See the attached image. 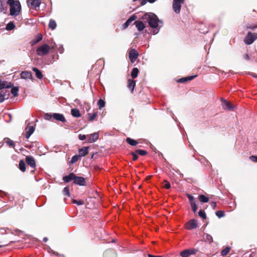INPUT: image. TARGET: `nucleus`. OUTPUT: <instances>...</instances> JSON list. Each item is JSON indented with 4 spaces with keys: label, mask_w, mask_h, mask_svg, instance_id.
I'll return each mask as SVG.
<instances>
[{
    "label": "nucleus",
    "mask_w": 257,
    "mask_h": 257,
    "mask_svg": "<svg viewBox=\"0 0 257 257\" xmlns=\"http://www.w3.org/2000/svg\"><path fill=\"white\" fill-rule=\"evenodd\" d=\"M140 19L144 22L148 23L149 26L154 29V35L157 34L163 26L162 20H159L157 16L152 13H146L140 18Z\"/></svg>",
    "instance_id": "obj_1"
},
{
    "label": "nucleus",
    "mask_w": 257,
    "mask_h": 257,
    "mask_svg": "<svg viewBox=\"0 0 257 257\" xmlns=\"http://www.w3.org/2000/svg\"><path fill=\"white\" fill-rule=\"evenodd\" d=\"M10 6V15L12 16H18L21 11V6L18 1H14L8 4Z\"/></svg>",
    "instance_id": "obj_2"
},
{
    "label": "nucleus",
    "mask_w": 257,
    "mask_h": 257,
    "mask_svg": "<svg viewBox=\"0 0 257 257\" xmlns=\"http://www.w3.org/2000/svg\"><path fill=\"white\" fill-rule=\"evenodd\" d=\"M50 47L47 44H43L40 46L37 49V54L40 56L47 54L50 51Z\"/></svg>",
    "instance_id": "obj_3"
},
{
    "label": "nucleus",
    "mask_w": 257,
    "mask_h": 257,
    "mask_svg": "<svg viewBox=\"0 0 257 257\" xmlns=\"http://www.w3.org/2000/svg\"><path fill=\"white\" fill-rule=\"evenodd\" d=\"M257 39V33L248 32L244 39V42L247 45L251 44Z\"/></svg>",
    "instance_id": "obj_4"
},
{
    "label": "nucleus",
    "mask_w": 257,
    "mask_h": 257,
    "mask_svg": "<svg viewBox=\"0 0 257 257\" xmlns=\"http://www.w3.org/2000/svg\"><path fill=\"white\" fill-rule=\"evenodd\" d=\"M184 1L185 0H173L172 7L176 14L180 13L182 4L184 3Z\"/></svg>",
    "instance_id": "obj_5"
},
{
    "label": "nucleus",
    "mask_w": 257,
    "mask_h": 257,
    "mask_svg": "<svg viewBox=\"0 0 257 257\" xmlns=\"http://www.w3.org/2000/svg\"><path fill=\"white\" fill-rule=\"evenodd\" d=\"M198 250L195 248H190L182 250L180 254L182 257H189L192 254H196Z\"/></svg>",
    "instance_id": "obj_6"
},
{
    "label": "nucleus",
    "mask_w": 257,
    "mask_h": 257,
    "mask_svg": "<svg viewBox=\"0 0 257 257\" xmlns=\"http://www.w3.org/2000/svg\"><path fill=\"white\" fill-rule=\"evenodd\" d=\"M198 227L197 221L194 219H191L185 224V228L188 230H192Z\"/></svg>",
    "instance_id": "obj_7"
},
{
    "label": "nucleus",
    "mask_w": 257,
    "mask_h": 257,
    "mask_svg": "<svg viewBox=\"0 0 257 257\" xmlns=\"http://www.w3.org/2000/svg\"><path fill=\"white\" fill-rule=\"evenodd\" d=\"M25 160L26 162L29 166H30L33 169H35L36 164L35 160L33 157L31 156H26Z\"/></svg>",
    "instance_id": "obj_8"
},
{
    "label": "nucleus",
    "mask_w": 257,
    "mask_h": 257,
    "mask_svg": "<svg viewBox=\"0 0 257 257\" xmlns=\"http://www.w3.org/2000/svg\"><path fill=\"white\" fill-rule=\"evenodd\" d=\"M74 183L80 186H85L86 185V180L84 177H78L76 175Z\"/></svg>",
    "instance_id": "obj_9"
},
{
    "label": "nucleus",
    "mask_w": 257,
    "mask_h": 257,
    "mask_svg": "<svg viewBox=\"0 0 257 257\" xmlns=\"http://www.w3.org/2000/svg\"><path fill=\"white\" fill-rule=\"evenodd\" d=\"M27 2L29 5H30L35 10H37V8H39L41 5V1L40 0H27Z\"/></svg>",
    "instance_id": "obj_10"
},
{
    "label": "nucleus",
    "mask_w": 257,
    "mask_h": 257,
    "mask_svg": "<svg viewBox=\"0 0 257 257\" xmlns=\"http://www.w3.org/2000/svg\"><path fill=\"white\" fill-rule=\"evenodd\" d=\"M99 138V134L98 133H94L89 136H87V142L89 143H92L96 142Z\"/></svg>",
    "instance_id": "obj_11"
},
{
    "label": "nucleus",
    "mask_w": 257,
    "mask_h": 257,
    "mask_svg": "<svg viewBox=\"0 0 257 257\" xmlns=\"http://www.w3.org/2000/svg\"><path fill=\"white\" fill-rule=\"evenodd\" d=\"M138 52L135 49H132L129 52V58L132 63H134L138 56Z\"/></svg>",
    "instance_id": "obj_12"
},
{
    "label": "nucleus",
    "mask_w": 257,
    "mask_h": 257,
    "mask_svg": "<svg viewBox=\"0 0 257 257\" xmlns=\"http://www.w3.org/2000/svg\"><path fill=\"white\" fill-rule=\"evenodd\" d=\"M53 118L56 120L63 122H65L66 121L64 115L59 113H53Z\"/></svg>",
    "instance_id": "obj_13"
},
{
    "label": "nucleus",
    "mask_w": 257,
    "mask_h": 257,
    "mask_svg": "<svg viewBox=\"0 0 257 257\" xmlns=\"http://www.w3.org/2000/svg\"><path fill=\"white\" fill-rule=\"evenodd\" d=\"M14 86L13 83L0 80V90L3 88H10Z\"/></svg>",
    "instance_id": "obj_14"
},
{
    "label": "nucleus",
    "mask_w": 257,
    "mask_h": 257,
    "mask_svg": "<svg viewBox=\"0 0 257 257\" xmlns=\"http://www.w3.org/2000/svg\"><path fill=\"white\" fill-rule=\"evenodd\" d=\"M76 175L73 173H70L68 175L65 176L63 177L62 180L65 183H68L71 181H74Z\"/></svg>",
    "instance_id": "obj_15"
},
{
    "label": "nucleus",
    "mask_w": 257,
    "mask_h": 257,
    "mask_svg": "<svg viewBox=\"0 0 257 257\" xmlns=\"http://www.w3.org/2000/svg\"><path fill=\"white\" fill-rule=\"evenodd\" d=\"M197 76V75H192V76H189L181 78L179 79H178L177 81L179 83H185L187 81H189L190 80H193L195 78H196Z\"/></svg>",
    "instance_id": "obj_16"
},
{
    "label": "nucleus",
    "mask_w": 257,
    "mask_h": 257,
    "mask_svg": "<svg viewBox=\"0 0 257 257\" xmlns=\"http://www.w3.org/2000/svg\"><path fill=\"white\" fill-rule=\"evenodd\" d=\"M137 19V17L135 15H132L123 25V28L126 29L133 21H135Z\"/></svg>",
    "instance_id": "obj_17"
},
{
    "label": "nucleus",
    "mask_w": 257,
    "mask_h": 257,
    "mask_svg": "<svg viewBox=\"0 0 257 257\" xmlns=\"http://www.w3.org/2000/svg\"><path fill=\"white\" fill-rule=\"evenodd\" d=\"M136 86V81L134 79H129L127 80V87L131 90V92L133 93Z\"/></svg>",
    "instance_id": "obj_18"
},
{
    "label": "nucleus",
    "mask_w": 257,
    "mask_h": 257,
    "mask_svg": "<svg viewBox=\"0 0 257 257\" xmlns=\"http://www.w3.org/2000/svg\"><path fill=\"white\" fill-rule=\"evenodd\" d=\"M136 28L139 31H142L145 28L144 24L140 21H136L134 23Z\"/></svg>",
    "instance_id": "obj_19"
},
{
    "label": "nucleus",
    "mask_w": 257,
    "mask_h": 257,
    "mask_svg": "<svg viewBox=\"0 0 257 257\" xmlns=\"http://www.w3.org/2000/svg\"><path fill=\"white\" fill-rule=\"evenodd\" d=\"M21 77L22 78H23L25 79H32V73L31 72H29V71H23L21 73Z\"/></svg>",
    "instance_id": "obj_20"
},
{
    "label": "nucleus",
    "mask_w": 257,
    "mask_h": 257,
    "mask_svg": "<svg viewBox=\"0 0 257 257\" xmlns=\"http://www.w3.org/2000/svg\"><path fill=\"white\" fill-rule=\"evenodd\" d=\"M88 149L89 147H85L79 149L78 152L79 153V156H80V157L86 156L88 153Z\"/></svg>",
    "instance_id": "obj_21"
},
{
    "label": "nucleus",
    "mask_w": 257,
    "mask_h": 257,
    "mask_svg": "<svg viewBox=\"0 0 257 257\" xmlns=\"http://www.w3.org/2000/svg\"><path fill=\"white\" fill-rule=\"evenodd\" d=\"M222 106L224 109H228V110H232L233 109V106L231 105V104L226 101L225 99L222 100Z\"/></svg>",
    "instance_id": "obj_22"
},
{
    "label": "nucleus",
    "mask_w": 257,
    "mask_h": 257,
    "mask_svg": "<svg viewBox=\"0 0 257 257\" xmlns=\"http://www.w3.org/2000/svg\"><path fill=\"white\" fill-rule=\"evenodd\" d=\"M71 114L75 117H79L81 115L79 110L77 108H72L71 110Z\"/></svg>",
    "instance_id": "obj_23"
},
{
    "label": "nucleus",
    "mask_w": 257,
    "mask_h": 257,
    "mask_svg": "<svg viewBox=\"0 0 257 257\" xmlns=\"http://www.w3.org/2000/svg\"><path fill=\"white\" fill-rule=\"evenodd\" d=\"M103 257H116V254L114 252L109 249L105 251Z\"/></svg>",
    "instance_id": "obj_24"
},
{
    "label": "nucleus",
    "mask_w": 257,
    "mask_h": 257,
    "mask_svg": "<svg viewBox=\"0 0 257 257\" xmlns=\"http://www.w3.org/2000/svg\"><path fill=\"white\" fill-rule=\"evenodd\" d=\"M19 169L24 172L26 170V166L25 161L23 160H21L19 164Z\"/></svg>",
    "instance_id": "obj_25"
},
{
    "label": "nucleus",
    "mask_w": 257,
    "mask_h": 257,
    "mask_svg": "<svg viewBox=\"0 0 257 257\" xmlns=\"http://www.w3.org/2000/svg\"><path fill=\"white\" fill-rule=\"evenodd\" d=\"M42 38H43L42 35L41 34H39L37 36V37L31 41L32 45H35L36 44L38 43L39 42H40L41 40H42Z\"/></svg>",
    "instance_id": "obj_26"
},
{
    "label": "nucleus",
    "mask_w": 257,
    "mask_h": 257,
    "mask_svg": "<svg viewBox=\"0 0 257 257\" xmlns=\"http://www.w3.org/2000/svg\"><path fill=\"white\" fill-rule=\"evenodd\" d=\"M32 70L35 72L36 76L40 79H42L43 75L40 70L36 67H33Z\"/></svg>",
    "instance_id": "obj_27"
},
{
    "label": "nucleus",
    "mask_w": 257,
    "mask_h": 257,
    "mask_svg": "<svg viewBox=\"0 0 257 257\" xmlns=\"http://www.w3.org/2000/svg\"><path fill=\"white\" fill-rule=\"evenodd\" d=\"M125 141L126 143L132 146H136L139 143L137 141L130 138H127Z\"/></svg>",
    "instance_id": "obj_28"
},
{
    "label": "nucleus",
    "mask_w": 257,
    "mask_h": 257,
    "mask_svg": "<svg viewBox=\"0 0 257 257\" xmlns=\"http://www.w3.org/2000/svg\"><path fill=\"white\" fill-rule=\"evenodd\" d=\"M4 140L5 141V143L9 147L15 148V144L12 140H11L10 139L8 138H5Z\"/></svg>",
    "instance_id": "obj_29"
},
{
    "label": "nucleus",
    "mask_w": 257,
    "mask_h": 257,
    "mask_svg": "<svg viewBox=\"0 0 257 257\" xmlns=\"http://www.w3.org/2000/svg\"><path fill=\"white\" fill-rule=\"evenodd\" d=\"M35 131V128L33 126H31L29 127L28 131L26 132L25 135V137L27 139H29L31 135L34 133Z\"/></svg>",
    "instance_id": "obj_30"
},
{
    "label": "nucleus",
    "mask_w": 257,
    "mask_h": 257,
    "mask_svg": "<svg viewBox=\"0 0 257 257\" xmlns=\"http://www.w3.org/2000/svg\"><path fill=\"white\" fill-rule=\"evenodd\" d=\"M198 199L201 203H206L209 201V198L204 195H199Z\"/></svg>",
    "instance_id": "obj_31"
},
{
    "label": "nucleus",
    "mask_w": 257,
    "mask_h": 257,
    "mask_svg": "<svg viewBox=\"0 0 257 257\" xmlns=\"http://www.w3.org/2000/svg\"><path fill=\"white\" fill-rule=\"evenodd\" d=\"M97 116V111L94 112L93 113H88V119L90 121H92Z\"/></svg>",
    "instance_id": "obj_32"
},
{
    "label": "nucleus",
    "mask_w": 257,
    "mask_h": 257,
    "mask_svg": "<svg viewBox=\"0 0 257 257\" xmlns=\"http://www.w3.org/2000/svg\"><path fill=\"white\" fill-rule=\"evenodd\" d=\"M139 69L137 68H134L132 71L131 76L133 79H135L137 77L139 73Z\"/></svg>",
    "instance_id": "obj_33"
},
{
    "label": "nucleus",
    "mask_w": 257,
    "mask_h": 257,
    "mask_svg": "<svg viewBox=\"0 0 257 257\" xmlns=\"http://www.w3.org/2000/svg\"><path fill=\"white\" fill-rule=\"evenodd\" d=\"M11 93L15 96L16 97L18 95L19 92V87H11Z\"/></svg>",
    "instance_id": "obj_34"
},
{
    "label": "nucleus",
    "mask_w": 257,
    "mask_h": 257,
    "mask_svg": "<svg viewBox=\"0 0 257 257\" xmlns=\"http://www.w3.org/2000/svg\"><path fill=\"white\" fill-rule=\"evenodd\" d=\"M56 26H57V24H56V22L54 20L51 19L50 20L49 23V28H50L52 30H54L56 28Z\"/></svg>",
    "instance_id": "obj_35"
},
{
    "label": "nucleus",
    "mask_w": 257,
    "mask_h": 257,
    "mask_svg": "<svg viewBox=\"0 0 257 257\" xmlns=\"http://www.w3.org/2000/svg\"><path fill=\"white\" fill-rule=\"evenodd\" d=\"M7 91H0V103H2L5 100V96H6Z\"/></svg>",
    "instance_id": "obj_36"
},
{
    "label": "nucleus",
    "mask_w": 257,
    "mask_h": 257,
    "mask_svg": "<svg viewBox=\"0 0 257 257\" xmlns=\"http://www.w3.org/2000/svg\"><path fill=\"white\" fill-rule=\"evenodd\" d=\"M97 105L99 107V109H101L102 108H103L105 106V102L104 100L102 99H99V100L97 102Z\"/></svg>",
    "instance_id": "obj_37"
},
{
    "label": "nucleus",
    "mask_w": 257,
    "mask_h": 257,
    "mask_svg": "<svg viewBox=\"0 0 257 257\" xmlns=\"http://www.w3.org/2000/svg\"><path fill=\"white\" fill-rule=\"evenodd\" d=\"M15 28V24H14L13 22H11L7 25L6 29L8 31H11L13 30Z\"/></svg>",
    "instance_id": "obj_38"
},
{
    "label": "nucleus",
    "mask_w": 257,
    "mask_h": 257,
    "mask_svg": "<svg viewBox=\"0 0 257 257\" xmlns=\"http://www.w3.org/2000/svg\"><path fill=\"white\" fill-rule=\"evenodd\" d=\"M136 152L137 153L138 155H139L140 156H146L147 155L148 153L147 151L144 150H136Z\"/></svg>",
    "instance_id": "obj_39"
},
{
    "label": "nucleus",
    "mask_w": 257,
    "mask_h": 257,
    "mask_svg": "<svg viewBox=\"0 0 257 257\" xmlns=\"http://www.w3.org/2000/svg\"><path fill=\"white\" fill-rule=\"evenodd\" d=\"M186 195L189 200L190 205L196 203V202L194 200V198L192 195L189 194H187Z\"/></svg>",
    "instance_id": "obj_40"
},
{
    "label": "nucleus",
    "mask_w": 257,
    "mask_h": 257,
    "mask_svg": "<svg viewBox=\"0 0 257 257\" xmlns=\"http://www.w3.org/2000/svg\"><path fill=\"white\" fill-rule=\"evenodd\" d=\"M230 247L227 246L221 251V255L223 256L226 255L230 251Z\"/></svg>",
    "instance_id": "obj_41"
},
{
    "label": "nucleus",
    "mask_w": 257,
    "mask_h": 257,
    "mask_svg": "<svg viewBox=\"0 0 257 257\" xmlns=\"http://www.w3.org/2000/svg\"><path fill=\"white\" fill-rule=\"evenodd\" d=\"M80 156L79 155H75L73 157H72L71 160V163L74 164L77 162L78 160L80 159Z\"/></svg>",
    "instance_id": "obj_42"
},
{
    "label": "nucleus",
    "mask_w": 257,
    "mask_h": 257,
    "mask_svg": "<svg viewBox=\"0 0 257 257\" xmlns=\"http://www.w3.org/2000/svg\"><path fill=\"white\" fill-rule=\"evenodd\" d=\"M215 214L219 218L224 217L225 215L224 212L221 210L217 211L215 212Z\"/></svg>",
    "instance_id": "obj_43"
},
{
    "label": "nucleus",
    "mask_w": 257,
    "mask_h": 257,
    "mask_svg": "<svg viewBox=\"0 0 257 257\" xmlns=\"http://www.w3.org/2000/svg\"><path fill=\"white\" fill-rule=\"evenodd\" d=\"M63 192L64 195L67 196L68 197L70 196L69 187H65L63 189Z\"/></svg>",
    "instance_id": "obj_44"
},
{
    "label": "nucleus",
    "mask_w": 257,
    "mask_h": 257,
    "mask_svg": "<svg viewBox=\"0 0 257 257\" xmlns=\"http://www.w3.org/2000/svg\"><path fill=\"white\" fill-rule=\"evenodd\" d=\"M198 215L200 217L202 218L203 219L206 218V213H205V211L203 210H200L198 212Z\"/></svg>",
    "instance_id": "obj_45"
},
{
    "label": "nucleus",
    "mask_w": 257,
    "mask_h": 257,
    "mask_svg": "<svg viewBox=\"0 0 257 257\" xmlns=\"http://www.w3.org/2000/svg\"><path fill=\"white\" fill-rule=\"evenodd\" d=\"M44 117L46 120H50L53 118V114L46 113L45 114Z\"/></svg>",
    "instance_id": "obj_46"
},
{
    "label": "nucleus",
    "mask_w": 257,
    "mask_h": 257,
    "mask_svg": "<svg viewBox=\"0 0 257 257\" xmlns=\"http://www.w3.org/2000/svg\"><path fill=\"white\" fill-rule=\"evenodd\" d=\"M72 202L73 203L76 204L78 205H81L84 204V201L82 200H77L75 199H73Z\"/></svg>",
    "instance_id": "obj_47"
},
{
    "label": "nucleus",
    "mask_w": 257,
    "mask_h": 257,
    "mask_svg": "<svg viewBox=\"0 0 257 257\" xmlns=\"http://www.w3.org/2000/svg\"><path fill=\"white\" fill-rule=\"evenodd\" d=\"M131 155L133 156V161H136V160H138V154L137 153L135 152H132L131 153Z\"/></svg>",
    "instance_id": "obj_48"
},
{
    "label": "nucleus",
    "mask_w": 257,
    "mask_h": 257,
    "mask_svg": "<svg viewBox=\"0 0 257 257\" xmlns=\"http://www.w3.org/2000/svg\"><path fill=\"white\" fill-rule=\"evenodd\" d=\"M205 239L207 241H208L209 243L212 242L213 241L212 237L210 235H209L208 234H207L205 235Z\"/></svg>",
    "instance_id": "obj_49"
},
{
    "label": "nucleus",
    "mask_w": 257,
    "mask_h": 257,
    "mask_svg": "<svg viewBox=\"0 0 257 257\" xmlns=\"http://www.w3.org/2000/svg\"><path fill=\"white\" fill-rule=\"evenodd\" d=\"M192 210L194 213H195L197 210V206L196 203L190 205Z\"/></svg>",
    "instance_id": "obj_50"
},
{
    "label": "nucleus",
    "mask_w": 257,
    "mask_h": 257,
    "mask_svg": "<svg viewBox=\"0 0 257 257\" xmlns=\"http://www.w3.org/2000/svg\"><path fill=\"white\" fill-rule=\"evenodd\" d=\"M164 182H165V184L164 186V187H165L166 189H170L171 188L170 183L167 180H165Z\"/></svg>",
    "instance_id": "obj_51"
},
{
    "label": "nucleus",
    "mask_w": 257,
    "mask_h": 257,
    "mask_svg": "<svg viewBox=\"0 0 257 257\" xmlns=\"http://www.w3.org/2000/svg\"><path fill=\"white\" fill-rule=\"evenodd\" d=\"M86 138H87V137L85 135L80 134L78 136V138L81 141H83V140H85L86 139Z\"/></svg>",
    "instance_id": "obj_52"
},
{
    "label": "nucleus",
    "mask_w": 257,
    "mask_h": 257,
    "mask_svg": "<svg viewBox=\"0 0 257 257\" xmlns=\"http://www.w3.org/2000/svg\"><path fill=\"white\" fill-rule=\"evenodd\" d=\"M249 159L253 162H257V156H251L249 157Z\"/></svg>",
    "instance_id": "obj_53"
},
{
    "label": "nucleus",
    "mask_w": 257,
    "mask_h": 257,
    "mask_svg": "<svg viewBox=\"0 0 257 257\" xmlns=\"http://www.w3.org/2000/svg\"><path fill=\"white\" fill-rule=\"evenodd\" d=\"M210 205H211V207L213 209H215L216 208V207H217L216 203L215 202H214V201H212V202H211Z\"/></svg>",
    "instance_id": "obj_54"
},
{
    "label": "nucleus",
    "mask_w": 257,
    "mask_h": 257,
    "mask_svg": "<svg viewBox=\"0 0 257 257\" xmlns=\"http://www.w3.org/2000/svg\"><path fill=\"white\" fill-rule=\"evenodd\" d=\"M141 4L142 6L145 5L148 2L147 0H141Z\"/></svg>",
    "instance_id": "obj_55"
},
{
    "label": "nucleus",
    "mask_w": 257,
    "mask_h": 257,
    "mask_svg": "<svg viewBox=\"0 0 257 257\" xmlns=\"http://www.w3.org/2000/svg\"><path fill=\"white\" fill-rule=\"evenodd\" d=\"M58 51L60 53H62L64 51V48L63 47H60L58 49Z\"/></svg>",
    "instance_id": "obj_56"
},
{
    "label": "nucleus",
    "mask_w": 257,
    "mask_h": 257,
    "mask_svg": "<svg viewBox=\"0 0 257 257\" xmlns=\"http://www.w3.org/2000/svg\"><path fill=\"white\" fill-rule=\"evenodd\" d=\"M248 74L251 75L252 77L254 78H257V75L255 74V73L249 72Z\"/></svg>",
    "instance_id": "obj_57"
},
{
    "label": "nucleus",
    "mask_w": 257,
    "mask_h": 257,
    "mask_svg": "<svg viewBox=\"0 0 257 257\" xmlns=\"http://www.w3.org/2000/svg\"><path fill=\"white\" fill-rule=\"evenodd\" d=\"M247 28L248 29H252V30H254L255 29V28H257V26H254V27H251V26H247Z\"/></svg>",
    "instance_id": "obj_58"
},
{
    "label": "nucleus",
    "mask_w": 257,
    "mask_h": 257,
    "mask_svg": "<svg viewBox=\"0 0 257 257\" xmlns=\"http://www.w3.org/2000/svg\"><path fill=\"white\" fill-rule=\"evenodd\" d=\"M148 257H162V256H156L151 254H148Z\"/></svg>",
    "instance_id": "obj_59"
},
{
    "label": "nucleus",
    "mask_w": 257,
    "mask_h": 257,
    "mask_svg": "<svg viewBox=\"0 0 257 257\" xmlns=\"http://www.w3.org/2000/svg\"><path fill=\"white\" fill-rule=\"evenodd\" d=\"M244 59H246V60H248L249 59V56L247 55V54H245L244 56Z\"/></svg>",
    "instance_id": "obj_60"
},
{
    "label": "nucleus",
    "mask_w": 257,
    "mask_h": 257,
    "mask_svg": "<svg viewBox=\"0 0 257 257\" xmlns=\"http://www.w3.org/2000/svg\"><path fill=\"white\" fill-rule=\"evenodd\" d=\"M152 177V175L148 176L146 177V179L147 180H149L151 179V178Z\"/></svg>",
    "instance_id": "obj_61"
},
{
    "label": "nucleus",
    "mask_w": 257,
    "mask_h": 257,
    "mask_svg": "<svg viewBox=\"0 0 257 257\" xmlns=\"http://www.w3.org/2000/svg\"><path fill=\"white\" fill-rule=\"evenodd\" d=\"M147 1H148V2H149L150 3H153L156 1V0H147Z\"/></svg>",
    "instance_id": "obj_62"
},
{
    "label": "nucleus",
    "mask_w": 257,
    "mask_h": 257,
    "mask_svg": "<svg viewBox=\"0 0 257 257\" xmlns=\"http://www.w3.org/2000/svg\"><path fill=\"white\" fill-rule=\"evenodd\" d=\"M44 241L46 242L47 241V238L46 237L44 238L43 239Z\"/></svg>",
    "instance_id": "obj_63"
},
{
    "label": "nucleus",
    "mask_w": 257,
    "mask_h": 257,
    "mask_svg": "<svg viewBox=\"0 0 257 257\" xmlns=\"http://www.w3.org/2000/svg\"><path fill=\"white\" fill-rule=\"evenodd\" d=\"M56 47V44H55L54 46H53L52 47V48L54 49Z\"/></svg>",
    "instance_id": "obj_64"
}]
</instances>
